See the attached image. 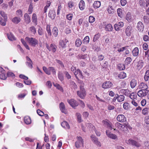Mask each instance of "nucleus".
<instances>
[{
  "mask_svg": "<svg viewBox=\"0 0 149 149\" xmlns=\"http://www.w3.org/2000/svg\"><path fill=\"white\" fill-rule=\"evenodd\" d=\"M58 30L56 27H55L53 28L52 30V33L54 36L56 37L58 35Z\"/></svg>",
  "mask_w": 149,
  "mask_h": 149,
  "instance_id": "nucleus-38",
  "label": "nucleus"
},
{
  "mask_svg": "<svg viewBox=\"0 0 149 149\" xmlns=\"http://www.w3.org/2000/svg\"><path fill=\"white\" fill-rule=\"evenodd\" d=\"M83 42L84 44H88L89 41V38L88 36H86L83 40Z\"/></svg>",
  "mask_w": 149,
  "mask_h": 149,
  "instance_id": "nucleus-52",
  "label": "nucleus"
},
{
  "mask_svg": "<svg viewBox=\"0 0 149 149\" xmlns=\"http://www.w3.org/2000/svg\"><path fill=\"white\" fill-rule=\"evenodd\" d=\"M79 7L81 10H83L85 8V2L83 0H81L79 4Z\"/></svg>",
  "mask_w": 149,
  "mask_h": 149,
  "instance_id": "nucleus-25",
  "label": "nucleus"
},
{
  "mask_svg": "<svg viewBox=\"0 0 149 149\" xmlns=\"http://www.w3.org/2000/svg\"><path fill=\"white\" fill-rule=\"evenodd\" d=\"M33 4L31 3L29 6L28 10V13L29 14H30L32 13L33 10Z\"/></svg>",
  "mask_w": 149,
  "mask_h": 149,
  "instance_id": "nucleus-42",
  "label": "nucleus"
},
{
  "mask_svg": "<svg viewBox=\"0 0 149 149\" xmlns=\"http://www.w3.org/2000/svg\"><path fill=\"white\" fill-rule=\"evenodd\" d=\"M130 98L133 100H132L131 102H136L134 99H136L137 97V94L135 93H130Z\"/></svg>",
  "mask_w": 149,
  "mask_h": 149,
  "instance_id": "nucleus-28",
  "label": "nucleus"
},
{
  "mask_svg": "<svg viewBox=\"0 0 149 149\" xmlns=\"http://www.w3.org/2000/svg\"><path fill=\"white\" fill-rule=\"evenodd\" d=\"M118 68L120 70H124L125 69V66L124 64H119L117 66Z\"/></svg>",
  "mask_w": 149,
  "mask_h": 149,
  "instance_id": "nucleus-46",
  "label": "nucleus"
},
{
  "mask_svg": "<svg viewBox=\"0 0 149 149\" xmlns=\"http://www.w3.org/2000/svg\"><path fill=\"white\" fill-rule=\"evenodd\" d=\"M76 116L77 117L78 122L79 123L81 122L82 121V120L81 118V115L80 113H77L76 114Z\"/></svg>",
  "mask_w": 149,
  "mask_h": 149,
  "instance_id": "nucleus-43",
  "label": "nucleus"
},
{
  "mask_svg": "<svg viewBox=\"0 0 149 149\" xmlns=\"http://www.w3.org/2000/svg\"><path fill=\"white\" fill-rule=\"evenodd\" d=\"M117 13L118 15L121 18L122 16V10L120 8H118L117 10Z\"/></svg>",
  "mask_w": 149,
  "mask_h": 149,
  "instance_id": "nucleus-54",
  "label": "nucleus"
},
{
  "mask_svg": "<svg viewBox=\"0 0 149 149\" xmlns=\"http://www.w3.org/2000/svg\"><path fill=\"white\" fill-rule=\"evenodd\" d=\"M132 27L130 26H128L126 28L125 30L126 35L127 36H130L132 32Z\"/></svg>",
  "mask_w": 149,
  "mask_h": 149,
  "instance_id": "nucleus-18",
  "label": "nucleus"
},
{
  "mask_svg": "<svg viewBox=\"0 0 149 149\" xmlns=\"http://www.w3.org/2000/svg\"><path fill=\"white\" fill-rule=\"evenodd\" d=\"M102 122L103 125L105 126H106L107 127H109V128L111 130L113 129V126L111 123H109L106 120H103Z\"/></svg>",
  "mask_w": 149,
  "mask_h": 149,
  "instance_id": "nucleus-24",
  "label": "nucleus"
},
{
  "mask_svg": "<svg viewBox=\"0 0 149 149\" xmlns=\"http://www.w3.org/2000/svg\"><path fill=\"white\" fill-rule=\"evenodd\" d=\"M68 42V40L66 38L61 40L59 42V45L62 48H65L66 47V44Z\"/></svg>",
  "mask_w": 149,
  "mask_h": 149,
  "instance_id": "nucleus-12",
  "label": "nucleus"
},
{
  "mask_svg": "<svg viewBox=\"0 0 149 149\" xmlns=\"http://www.w3.org/2000/svg\"><path fill=\"white\" fill-rule=\"evenodd\" d=\"M74 75L76 78L78 80H79V78L83 79L84 78L82 72L79 69H77V71L75 72Z\"/></svg>",
  "mask_w": 149,
  "mask_h": 149,
  "instance_id": "nucleus-9",
  "label": "nucleus"
},
{
  "mask_svg": "<svg viewBox=\"0 0 149 149\" xmlns=\"http://www.w3.org/2000/svg\"><path fill=\"white\" fill-rule=\"evenodd\" d=\"M24 121L25 123L29 125L31 123V120L30 117L29 116H26L24 118Z\"/></svg>",
  "mask_w": 149,
  "mask_h": 149,
  "instance_id": "nucleus-33",
  "label": "nucleus"
},
{
  "mask_svg": "<svg viewBox=\"0 0 149 149\" xmlns=\"http://www.w3.org/2000/svg\"><path fill=\"white\" fill-rule=\"evenodd\" d=\"M124 26V23L123 22H120L117 24H115L114 27L116 30L118 31L120 30V28Z\"/></svg>",
  "mask_w": 149,
  "mask_h": 149,
  "instance_id": "nucleus-15",
  "label": "nucleus"
},
{
  "mask_svg": "<svg viewBox=\"0 0 149 149\" xmlns=\"http://www.w3.org/2000/svg\"><path fill=\"white\" fill-rule=\"evenodd\" d=\"M91 138L92 141L95 144L99 147L101 146V144L100 142L98 141L97 139L95 136L93 135H91Z\"/></svg>",
  "mask_w": 149,
  "mask_h": 149,
  "instance_id": "nucleus-14",
  "label": "nucleus"
},
{
  "mask_svg": "<svg viewBox=\"0 0 149 149\" xmlns=\"http://www.w3.org/2000/svg\"><path fill=\"white\" fill-rule=\"evenodd\" d=\"M87 57V54H79L77 56V58H78L81 59H84L86 58Z\"/></svg>",
  "mask_w": 149,
  "mask_h": 149,
  "instance_id": "nucleus-51",
  "label": "nucleus"
},
{
  "mask_svg": "<svg viewBox=\"0 0 149 149\" xmlns=\"http://www.w3.org/2000/svg\"><path fill=\"white\" fill-rule=\"evenodd\" d=\"M107 11L109 14H113L114 13L115 10L112 6L109 5L108 7Z\"/></svg>",
  "mask_w": 149,
  "mask_h": 149,
  "instance_id": "nucleus-34",
  "label": "nucleus"
},
{
  "mask_svg": "<svg viewBox=\"0 0 149 149\" xmlns=\"http://www.w3.org/2000/svg\"><path fill=\"white\" fill-rule=\"evenodd\" d=\"M54 86L58 89L61 91H63V88L58 84L56 83L54 85Z\"/></svg>",
  "mask_w": 149,
  "mask_h": 149,
  "instance_id": "nucleus-64",
  "label": "nucleus"
},
{
  "mask_svg": "<svg viewBox=\"0 0 149 149\" xmlns=\"http://www.w3.org/2000/svg\"><path fill=\"white\" fill-rule=\"evenodd\" d=\"M49 70L50 72L51 71L52 72V73L53 74H56V72L54 68L52 67H49Z\"/></svg>",
  "mask_w": 149,
  "mask_h": 149,
  "instance_id": "nucleus-63",
  "label": "nucleus"
},
{
  "mask_svg": "<svg viewBox=\"0 0 149 149\" xmlns=\"http://www.w3.org/2000/svg\"><path fill=\"white\" fill-rule=\"evenodd\" d=\"M46 46L49 51L52 52L53 53H55L57 50V46L54 44L52 43L50 46H49L48 44L47 43H46Z\"/></svg>",
  "mask_w": 149,
  "mask_h": 149,
  "instance_id": "nucleus-6",
  "label": "nucleus"
},
{
  "mask_svg": "<svg viewBox=\"0 0 149 149\" xmlns=\"http://www.w3.org/2000/svg\"><path fill=\"white\" fill-rule=\"evenodd\" d=\"M106 133L108 136L110 138L116 140L117 139V136L115 134H112L109 132L108 131H106Z\"/></svg>",
  "mask_w": 149,
  "mask_h": 149,
  "instance_id": "nucleus-17",
  "label": "nucleus"
},
{
  "mask_svg": "<svg viewBox=\"0 0 149 149\" xmlns=\"http://www.w3.org/2000/svg\"><path fill=\"white\" fill-rule=\"evenodd\" d=\"M136 28L138 31L140 32H142L143 31L144 26L142 22L139 21L138 22Z\"/></svg>",
  "mask_w": 149,
  "mask_h": 149,
  "instance_id": "nucleus-10",
  "label": "nucleus"
},
{
  "mask_svg": "<svg viewBox=\"0 0 149 149\" xmlns=\"http://www.w3.org/2000/svg\"><path fill=\"white\" fill-rule=\"evenodd\" d=\"M7 35L8 38L10 40L13 41L16 40V38L14 37V35L11 33H8Z\"/></svg>",
  "mask_w": 149,
  "mask_h": 149,
  "instance_id": "nucleus-37",
  "label": "nucleus"
},
{
  "mask_svg": "<svg viewBox=\"0 0 149 149\" xmlns=\"http://www.w3.org/2000/svg\"><path fill=\"white\" fill-rule=\"evenodd\" d=\"M130 85L132 88H134L137 84V81L135 79H132L130 82Z\"/></svg>",
  "mask_w": 149,
  "mask_h": 149,
  "instance_id": "nucleus-29",
  "label": "nucleus"
},
{
  "mask_svg": "<svg viewBox=\"0 0 149 149\" xmlns=\"http://www.w3.org/2000/svg\"><path fill=\"white\" fill-rule=\"evenodd\" d=\"M143 148L145 149H149V141H145L144 142Z\"/></svg>",
  "mask_w": 149,
  "mask_h": 149,
  "instance_id": "nucleus-44",
  "label": "nucleus"
},
{
  "mask_svg": "<svg viewBox=\"0 0 149 149\" xmlns=\"http://www.w3.org/2000/svg\"><path fill=\"white\" fill-rule=\"evenodd\" d=\"M60 108L61 111L65 114L67 113V112L65 109L64 103H60Z\"/></svg>",
  "mask_w": 149,
  "mask_h": 149,
  "instance_id": "nucleus-26",
  "label": "nucleus"
},
{
  "mask_svg": "<svg viewBox=\"0 0 149 149\" xmlns=\"http://www.w3.org/2000/svg\"><path fill=\"white\" fill-rule=\"evenodd\" d=\"M115 126L120 130L124 131H126L128 127V125L127 124L124 123L122 125L118 122L116 123Z\"/></svg>",
  "mask_w": 149,
  "mask_h": 149,
  "instance_id": "nucleus-3",
  "label": "nucleus"
},
{
  "mask_svg": "<svg viewBox=\"0 0 149 149\" xmlns=\"http://www.w3.org/2000/svg\"><path fill=\"white\" fill-rule=\"evenodd\" d=\"M43 70L44 72L47 74L49 75L51 74V72H50L49 68H47L45 66H43L42 67Z\"/></svg>",
  "mask_w": 149,
  "mask_h": 149,
  "instance_id": "nucleus-49",
  "label": "nucleus"
},
{
  "mask_svg": "<svg viewBox=\"0 0 149 149\" xmlns=\"http://www.w3.org/2000/svg\"><path fill=\"white\" fill-rule=\"evenodd\" d=\"M100 36V34L99 33L95 35L93 38V41L94 42H96L99 38Z\"/></svg>",
  "mask_w": 149,
  "mask_h": 149,
  "instance_id": "nucleus-53",
  "label": "nucleus"
},
{
  "mask_svg": "<svg viewBox=\"0 0 149 149\" xmlns=\"http://www.w3.org/2000/svg\"><path fill=\"white\" fill-rule=\"evenodd\" d=\"M148 92V90H141L139 91L137 94L140 97H143L146 96Z\"/></svg>",
  "mask_w": 149,
  "mask_h": 149,
  "instance_id": "nucleus-8",
  "label": "nucleus"
},
{
  "mask_svg": "<svg viewBox=\"0 0 149 149\" xmlns=\"http://www.w3.org/2000/svg\"><path fill=\"white\" fill-rule=\"evenodd\" d=\"M24 19L26 24H29L30 21V18L27 13H26L24 16Z\"/></svg>",
  "mask_w": 149,
  "mask_h": 149,
  "instance_id": "nucleus-21",
  "label": "nucleus"
},
{
  "mask_svg": "<svg viewBox=\"0 0 149 149\" xmlns=\"http://www.w3.org/2000/svg\"><path fill=\"white\" fill-rule=\"evenodd\" d=\"M46 30L49 35L51 36L52 34V32L50 29V26L49 25L47 26Z\"/></svg>",
  "mask_w": 149,
  "mask_h": 149,
  "instance_id": "nucleus-56",
  "label": "nucleus"
},
{
  "mask_svg": "<svg viewBox=\"0 0 149 149\" xmlns=\"http://www.w3.org/2000/svg\"><path fill=\"white\" fill-rule=\"evenodd\" d=\"M73 14L72 13L68 14L66 16V18L69 20H71L73 17Z\"/></svg>",
  "mask_w": 149,
  "mask_h": 149,
  "instance_id": "nucleus-61",
  "label": "nucleus"
},
{
  "mask_svg": "<svg viewBox=\"0 0 149 149\" xmlns=\"http://www.w3.org/2000/svg\"><path fill=\"white\" fill-rule=\"evenodd\" d=\"M117 120L120 122L124 123L126 121V118L123 115H118L117 117Z\"/></svg>",
  "mask_w": 149,
  "mask_h": 149,
  "instance_id": "nucleus-11",
  "label": "nucleus"
},
{
  "mask_svg": "<svg viewBox=\"0 0 149 149\" xmlns=\"http://www.w3.org/2000/svg\"><path fill=\"white\" fill-rule=\"evenodd\" d=\"M143 41L146 42L149 41V36L147 35H144L143 37Z\"/></svg>",
  "mask_w": 149,
  "mask_h": 149,
  "instance_id": "nucleus-60",
  "label": "nucleus"
},
{
  "mask_svg": "<svg viewBox=\"0 0 149 149\" xmlns=\"http://www.w3.org/2000/svg\"><path fill=\"white\" fill-rule=\"evenodd\" d=\"M138 88L141 90H148V86L146 84L143 82L140 83L138 86Z\"/></svg>",
  "mask_w": 149,
  "mask_h": 149,
  "instance_id": "nucleus-13",
  "label": "nucleus"
},
{
  "mask_svg": "<svg viewBox=\"0 0 149 149\" xmlns=\"http://www.w3.org/2000/svg\"><path fill=\"white\" fill-rule=\"evenodd\" d=\"M125 142L128 145L135 146L137 147H139L141 146V145L139 143L132 139L126 140Z\"/></svg>",
  "mask_w": 149,
  "mask_h": 149,
  "instance_id": "nucleus-5",
  "label": "nucleus"
},
{
  "mask_svg": "<svg viewBox=\"0 0 149 149\" xmlns=\"http://www.w3.org/2000/svg\"><path fill=\"white\" fill-rule=\"evenodd\" d=\"M125 18L128 22L130 21L132 19L131 13L130 12L127 13L126 15Z\"/></svg>",
  "mask_w": 149,
  "mask_h": 149,
  "instance_id": "nucleus-40",
  "label": "nucleus"
},
{
  "mask_svg": "<svg viewBox=\"0 0 149 149\" xmlns=\"http://www.w3.org/2000/svg\"><path fill=\"white\" fill-rule=\"evenodd\" d=\"M32 21L36 25L37 24V18L36 15L34 13L33 14L32 17Z\"/></svg>",
  "mask_w": 149,
  "mask_h": 149,
  "instance_id": "nucleus-31",
  "label": "nucleus"
},
{
  "mask_svg": "<svg viewBox=\"0 0 149 149\" xmlns=\"http://www.w3.org/2000/svg\"><path fill=\"white\" fill-rule=\"evenodd\" d=\"M7 75L8 77H12L14 78L15 77V75L12 72H8L7 73Z\"/></svg>",
  "mask_w": 149,
  "mask_h": 149,
  "instance_id": "nucleus-59",
  "label": "nucleus"
},
{
  "mask_svg": "<svg viewBox=\"0 0 149 149\" xmlns=\"http://www.w3.org/2000/svg\"><path fill=\"white\" fill-rule=\"evenodd\" d=\"M21 42L23 45L25 46V48L27 49L30 50V48L28 45L26 43L24 40L22 38L21 39Z\"/></svg>",
  "mask_w": 149,
  "mask_h": 149,
  "instance_id": "nucleus-48",
  "label": "nucleus"
},
{
  "mask_svg": "<svg viewBox=\"0 0 149 149\" xmlns=\"http://www.w3.org/2000/svg\"><path fill=\"white\" fill-rule=\"evenodd\" d=\"M77 141L75 142L76 147L79 148L83 146L84 141L82 138L80 136L77 137Z\"/></svg>",
  "mask_w": 149,
  "mask_h": 149,
  "instance_id": "nucleus-4",
  "label": "nucleus"
},
{
  "mask_svg": "<svg viewBox=\"0 0 149 149\" xmlns=\"http://www.w3.org/2000/svg\"><path fill=\"white\" fill-rule=\"evenodd\" d=\"M148 45L146 42H144L142 45L143 48L145 50H148Z\"/></svg>",
  "mask_w": 149,
  "mask_h": 149,
  "instance_id": "nucleus-62",
  "label": "nucleus"
},
{
  "mask_svg": "<svg viewBox=\"0 0 149 149\" xmlns=\"http://www.w3.org/2000/svg\"><path fill=\"white\" fill-rule=\"evenodd\" d=\"M149 78V70H147L146 72L144 77V79L145 81L148 80Z\"/></svg>",
  "mask_w": 149,
  "mask_h": 149,
  "instance_id": "nucleus-32",
  "label": "nucleus"
},
{
  "mask_svg": "<svg viewBox=\"0 0 149 149\" xmlns=\"http://www.w3.org/2000/svg\"><path fill=\"white\" fill-rule=\"evenodd\" d=\"M124 99L125 97L123 95H121L118 96V95L117 100L118 102H122L124 100Z\"/></svg>",
  "mask_w": 149,
  "mask_h": 149,
  "instance_id": "nucleus-50",
  "label": "nucleus"
},
{
  "mask_svg": "<svg viewBox=\"0 0 149 149\" xmlns=\"http://www.w3.org/2000/svg\"><path fill=\"white\" fill-rule=\"evenodd\" d=\"M139 53V48L137 47H135L132 51L133 56H137Z\"/></svg>",
  "mask_w": 149,
  "mask_h": 149,
  "instance_id": "nucleus-22",
  "label": "nucleus"
},
{
  "mask_svg": "<svg viewBox=\"0 0 149 149\" xmlns=\"http://www.w3.org/2000/svg\"><path fill=\"white\" fill-rule=\"evenodd\" d=\"M81 85L80 86V91H77V95L81 98H84L86 95L85 90L84 88V83L82 81H80Z\"/></svg>",
  "mask_w": 149,
  "mask_h": 149,
  "instance_id": "nucleus-1",
  "label": "nucleus"
},
{
  "mask_svg": "<svg viewBox=\"0 0 149 149\" xmlns=\"http://www.w3.org/2000/svg\"><path fill=\"white\" fill-rule=\"evenodd\" d=\"M64 74L65 75V77L68 79H70L71 78V76L70 74L67 71H65L64 72Z\"/></svg>",
  "mask_w": 149,
  "mask_h": 149,
  "instance_id": "nucleus-57",
  "label": "nucleus"
},
{
  "mask_svg": "<svg viewBox=\"0 0 149 149\" xmlns=\"http://www.w3.org/2000/svg\"><path fill=\"white\" fill-rule=\"evenodd\" d=\"M58 76L59 79L61 81H63L64 79V76L62 73L60 72H59L58 74Z\"/></svg>",
  "mask_w": 149,
  "mask_h": 149,
  "instance_id": "nucleus-45",
  "label": "nucleus"
},
{
  "mask_svg": "<svg viewBox=\"0 0 149 149\" xmlns=\"http://www.w3.org/2000/svg\"><path fill=\"white\" fill-rule=\"evenodd\" d=\"M126 77V74L123 72H120L118 75V77L120 79H123Z\"/></svg>",
  "mask_w": 149,
  "mask_h": 149,
  "instance_id": "nucleus-35",
  "label": "nucleus"
},
{
  "mask_svg": "<svg viewBox=\"0 0 149 149\" xmlns=\"http://www.w3.org/2000/svg\"><path fill=\"white\" fill-rule=\"evenodd\" d=\"M105 30L106 31H111L113 30V27L111 24H108L105 25Z\"/></svg>",
  "mask_w": 149,
  "mask_h": 149,
  "instance_id": "nucleus-20",
  "label": "nucleus"
},
{
  "mask_svg": "<svg viewBox=\"0 0 149 149\" xmlns=\"http://www.w3.org/2000/svg\"><path fill=\"white\" fill-rule=\"evenodd\" d=\"M101 6V2L99 1H96L94 2L93 5V7L95 8H99Z\"/></svg>",
  "mask_w": 149,
  "mask_h": 149,
  "instance_id": "nucleus-27",
  "label": "nucleus"
},
{
  "mask_svg": "<svg viewBox=\"0 0 149 149\" xmlns=\"http://www.w3.org/2000/svg\"><path fill=\"white\" fill-rule=\"evenodd\" d=\"M29 31L30 33L33 35H35L36 32V29L33 26H32L29 28Z\"/></svg>",
  "mask_w": 149,
  "mask_h": 149,
  "instance_id": "nucleus-23",
  "label": "nucleus"
},
{
  "mask_svg": "<svg viewBox=\"0 0 149 149\" xmlns=\"http://www.w3.org/2000/svg\"><path fill=\"white\" fill-rule=\"evenodd\" d=\"M12 21L15 24H17L20 22L21 19L20 18L15 17L12 19Z\"/></svg>",
  "mask_w": 149,
  "mask_h": 149,
  "instance_id": "nucleus-39",
  "label": "nucleus"
},
{
  "mask_svg": "<svg viewBox=\"0 0 149 149\" xmlns=\"http://www.w3.org/2000/svg\"><path fill=\"white\" fill-rule=\"evenodd\" d=\"M16 14L19 17H22L23 15L22 11L21 10H19L16 11Z\"/></svg>",
  "mask_w": 149,
  "mask_h": 149,
  "instance_id": "nucleus-58",
  "label": "nucleus"
},
{
  "mask_svg": "<svg viewBox=\"0 0 149 149\" xmlns=\"http://www.w3.org/2000/svg\"><path fill=\"white\" fill-rule=\"evenodd\" d=\"M48 16L49 17L54 19L56 17V13L54 9L50 10L49 11Z\"/></svg>",
  "mask_w": 149,
  "mask_h": 149,
  "instance_id": "nucleus-16",
  "label": "nucleus"
},
{
  "mask_svg": "<svg viewBox=\"0 0 149 149\" xmlns=\"http://www.w3.org/2000/svg\"><path fill=\"white\" fill-rule=\"evenodd\" d=\"M120 92L122 94L127 96H130L131 93V91L128 89H122L120 91Z\"/></svg>",
  "mask_w": 149,
  "mask_h": 149,
  "instance_id": "nucleus-19",
  "label": "nucleus"
},
{
  "mask_svg": "<svg viewBox=\"0 0 149 149\" xmlns=\"http://www.w3.org/2000/svg\"><path fill=\"white\" fill-rule=\"evenodd\" d=\"M113 86V84L109 81H106L104 82L102 85V87L104 89L111 88Z\"/></svg>",
  "mask_w": 149,
  "mask_h": 149,
  "instance_id": "nucleus-7",
  "label": "nucleus"
},
{
  "mask_svg": "<svg viewBox=\"0 0 149 149\" xmlns=\"http://www.w3.org/2000/svg\"><path fill=\"white\" fill-rule=\"evenodd\" d=\"M25 40L32 46L35 47L38 43V40L34 38L26 37Z\"/></svg>",
  "mask_w": 149,
  "mask_h": 149,
  "instance_id": "nucleus-2",
  "label": "nucleus"
},
{
  "mask_svg": "<svg viewBox=\"0 0 149 149\" xmlns=\"http://www.w3.org/2000/svg\"><path fill=\"white\" fill-rule=\"evenodd\" d=\"M132 61V58L130 57L127 58L125 61V64L128 65Z\"/></svg>",
  "mask_w": 149,
  "mask_h": 149,
  "instance_id": "nucleus-55",
  "label": "nucleus"
},
{
  "mask_svg": "<svg viewBox=\"0 0 149 149\" xmlns=\"http://www.w3.org/2000/svg\"><path fill=\"white\" fill-rule=\"evenodd\" d=\"M61 126L64 128L66 129H69L70 126L66 121H64L62 122L61 123Z\"/></svg>",
  "mask_w": 149,
  "mask_h": 149,
  "instance_id": "nucleus-41",
  "label": "nucleus"
},
{
  "mask_svg": "<svg viewBox=\"0 0 149 149\" xmlns=\"http://www.w3.org/2000/svg\"><path fill=\"white\" fill-rule=\"evenodd\" d=\"M7 21V18H4L3 19L2 18L0 17V24L2 26H5L6 24V22Z\"/></svg>",
  "mask_w": 149,
  "mask_h": 149,
  "instance_id": "nucleus-30",
  "label": "nucleus"
},
{
  "mask_svg": "<svg viewBox=\"0 0 149 149\" xmlns=\"http://www.w3.org/2000/svg\"><path fill=\"white\" fill-rule=\"evenodd\" d=\"M82 44L81 40L79 38H77L75 42V45L78 47H80Z\"/></svg>",
  "mask_w": 149,
  "mask_h": 149,
  "instance_id": "nucleus-36",
  "label": "nucleus"
},
{
  "mask_svg": "<svg viewBox=\"0 0 149 149\" xmlns=\"http://www.w3.org/2000/svg\"><path fill=\"white\" fill-rule=\"evenodd\" d=\"M70 85L72 88L74 89H76L77 88V85L74 81H70Z\"/></svg>",
  "mask_w": 149,
  "mask_h": 149,
  "instance_id": "nucleus-47",
  "label": "nucleus"
}]
</instances>
